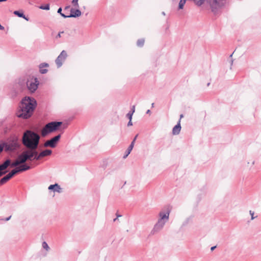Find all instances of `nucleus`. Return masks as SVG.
I'll return each mask as SVG.
<instances>
[{"instance_id": "f257e3e1", "label": "nucleus", "mask_w": 261, "mask_h": 261, "mask_svg": "<svg viewBox=\"0 0 261 261\" xmlns=\"http://www.w3.org/2000/svg\"><path fill=\"white\" fill-rule=\"evenodd\" d=\"M36 105V101L34 98L25 97L21 100L20 110L17 113V117L25 119L31 117Z\"/></svg>"}, {"instance_id": "f03ea898", "label": "nucleus", "mask_w": 261, "mask_h": 261, "mask_svg": "<svg viewBox=\"0 0 261 261\" xmlns=\"http://www.w3.org/2000/svg\"><path fill=\"white\" fill-rule=\"evenodd\" d=\"M40 137L36 132L28 129L23 134L22 143L28 149H37Z\"/></svg>"}, {"instance_id": "7ed1b4c3", "label": "nucleus", "mask_w": 261, "mask_h": 261, "mask_svg": "<svg viewBox=\"0 0 261 261\" xmlns=\"http://www.w3.org/2000/svg\"><path fill=\"white\" fill-rule=\"evenodd\" d=\"M170 211V209L167 208L166 212L161 211L159 213V219L151 230L150 234L154 235L162 230L165 224L169 221Z\"/></svg>"}, {"instance_id": "20e7f679", "label": "nucleus", "mask_w": 261, "mask_h": 261, "mask_svg": "<svg viewBox=\"0 0 261 261\" xmlns=\"http://www.w3.org/2000/svg\"><path fill=\"white\" fill-rule=\"evenodd\" d=\"M62 124L61 121H51L47 123L41 130V135L45 137L48 134L57 130Z\"/></svg>"}, {"instance_id": "39448f33", "label": "nucleus", "mask_w": 261, "mask_h": 261, "mask_svg": "<svg viewBox=\"0 0 261 261\" xmlns=\"http://www.w3.org/2000/svg\"><path fill=\"white\" fill-rule=\"evenodd\" d=\"M21 164L18 159L14 162L11 163L10 159L6 160L3 164H0V177L5 174L7 173V171L5 170L10 166L12 167H14Z\"/></svg>"}, {"instance_id": "423d86ee", "label": "nucleus", "mask_w": 261, "mask_h": 261, "mask_svg": "<svg viewBox=\"0 0 261 261\" xmlns=\"http://www.w3.org/2000/svg\"><path fill=\"white\" fill-rule=\"evenodd\" d=\"M39 85V81L37 78L28 80L27 86L28 90L32 93L34 92L37 89Z\"/></svg>"}, {"instance_id": "0eeeda50", "label": "nucleus", "mask_w": 261, "mask_h": 261, "mask_svg": "<svg viewBox=\"0 0 261 261\" xmlns=\"http://www.w3.org/2000/svg\"><path fill=\"white\" fill-rule=\"evenodd\" d=\"M5 150L7 151H14L20 146L17 141H13L10 143H3Z\"/></svg>"}, {"instance_id": "6e6552de", "label": "nucleus", "mask_w": 261, "mask_h": 261, "mask_svg": "<svg viewBox=\"0 0 261 261\" xmlns=\"http://www.w3.org/2000/svg\"><path fill=\"white\" fill-rule=\"evenodd\" d=\"M67 56V54L66 51L62 50L55 61L58 68H60L62 66L63 63L65 61Z\"/></svg>"}, {"instance_id": "1a4fd4ad", "label": "nucleus", "mask_w": 261, "mask_h": 261, "mask_svg": "<svg viewBox=\"0 0 261 261\" xmlns=\"http://www.w3.org/2000/svg\"><path fill=\"white\" fill-rule=\"evenodd\" d=\"M81 15V11L77 9L76 10H74V9L72 8L70 10V14L69 15H66L64 14H62V16L65 18H69V17H77Z\"/></svg>"}, {"instance_id": "9d476101", "label": "nucleus", "mask_w": 261, "mask_h": 261, "mask_svg": "<svg viewBox=\"0 0 261 261\" xmlns=\"http://www.w3.org/2000/svg\"><path fill=\"white\" fill-rule=\"evenodd\" d=\"M48 189L50 191H53L54 192H56L59 193L62 192V189L61 188L60 186L57 183L54 185H50L48 187Z\"/></svg>"}, {"instance_id": "9b49d317", "label": "nucleus", "mask_w": 261, "mask_h": 261, "mask_svg": "<svg viewBox=\"0 0 261 261\" xmlns=\"http://www.w3.org/2000/svg\"><path fill=\"white\" fill-rule=\"evenodd\" d=\"M61 138V135H58L52 138L51 139L49 140L51 145V148H55L58 141H59L60 139Z\"/></svg>"}, {"instance_id": "f8f14e48", "label": "nucleus", "mask_w": 261, "mask_h": 261, "mask_svg": "<svg viewBox=\"0 0 261 261\" xmlns=\"http://www.w3.org/2000/svg\"><path fill=\"white\" fill-rule=\"evenodd\" d=\"M181 129V125L180 123V120H178L177 124L174 126L172 129V134L174 135H178Z\"/></svg>"}, {"instance_id": "ddd939ff", "label": "nucleus", "mask_w": 261, "mask_h": 261, "mask_svg": "<svg viewBox=\"0 0 261 261\" xmlns=\"http://www.w3.org/2000/svg\"><path fill=\"white\" fill-rule=\"evenodd\" d=\"M17 159L20 164H24L28 161L24 151L18 156Z\"/></svg>"}, {"instance_id": "4468645a", "label": "nucleus", "mask_w": 261, "mask_h": 261, "mask_svg": "<svg viewBox=\"0 0 261 261\" xmlns=\"http://www.w3.org/2000/svg\"><path fill=\"white\" fill-rule=\"evenodd\" d=\"M48 64L46 63H43L39 65V71L41 74L46 73L48 70L47 69H44V67H48Z\"/></svg>"}, {"instance_id": "2eb2a0df", "label": "nucleus", "mask_w": 261, "mask_h": 261, "mask_svg": "<svg viewBox=\"0 0 261 261\" xmlns=\"http://www.w3.org/2000/svg\"><path fill=\"white\" fill-rule=\"evenodd\" d=\"M13 13L14 14H15V15L19 17L23 18L27 21H28L29 20V18L28 17L25 16L22 11L21 12L19 11H14Z\"/></svg>"}, {"instance_id": "dca6fc26", "label": "nucleus", "mask_w": 261, "mask_h": 261, "mask_svg": "<svg viewBox=\"0 0 261 261\" xmlns=\"http://www.w3.org/2000/svg\"><path fill=\"white\" fill-rule=\"evenodd\" d=\"M24 152L25 153L28 161H33L34 158L33 154L32 153L33 152H32V151L30 150V149L25 150Z\"/></svg>"}, {"instance_id": "f3484780", "label": "nucleus", "mask_w": 261, "mask_h": 261, "mask_svg": "<svg viewBox=\"0 0 261 261\" xmlns=\"http://www.w3.org/2000/svg\"><path fill=\"white\" fill-rule=\"evenodd\" d=\"M134 146V143L133 142H131L130 144L129 145V146H128V148L126 150L125 154L123 156V158L124 159H125L129 155V154L132 151Z\"/></svg>"}, {"instance_id": "a211bd4d", "label": "nucleus", "mask_w": 261, "mask_h": 261, "mask_svg": "<svg viewBox=\"0 0 261 261\" xmlns=\"http://www.w3.org/2000/svg\"><path fill=\"white\" fill-rule=\"evenodd\" d=\"M52 151L51 150L46 149L40 152V156H41L42 158H43L50 155Z\"/></svg>"}, {"instance_id": "6ab92c4d", "label": "nucleus", "mask_w": 261, "mask_h": 261, "mask_svg": "<svg viewBox=\"0 0 261 261\" xmlns=\"http://www.w3.org/2000/svg\"><path fill=\"white\" fill-rule=\"evenodd\" d=\"M31 167L26 164H22L18 168V169H19L20 172L28 170Z\"/></svg>"}, {"instance_id": "aec40b11", "label": "nucleus", "mask_w": 261, "mask_h": 261, "mask_svg": "<svg viewBox=\"0 0 261 261\" xmlns=\"http://www.w3.org/2000/svg\"><path fill=\"white\" fill-rule=\"evenodd\" d=\"M186 2V1L185 0H180L178 5V9H182Z\"/></svg>"}, {"instance_id": "412c9836", "label": "nucleus", "mask_w": 261, "mask_h": 261, "mask_svg": "<svg viewBox=\"0 0 261 261\" xmlns=\"http://www.w3.org/2000/svg\"><path fill=\"white\" fill-rule=\"evenodd\" d=\"M144 39H139L137 42V44L138 46L139 47H142L143 46L144 43Z\"/></svg>"}, {"instance_id": "4be33fe9", "label": "nucleus", "mask_w": 261, "mask_h": 261, "mask_svg": "<svg viewBox=\"0 0 261 261\" xmlns=\"http://www.w3.org/2000/svg\"><path fill=\"white\" fill-rule=\"evenodd\" d=\"M9 179L7 177V175L5 176L3 178H2L0 180V184L3 185L6 182H7Z\"/></svg>"}, {"instance_id": "5701e85b", "label": "nucleus", "mask_w": 261, "mask_h": 261, "mask_svg": "<svg viewBox=\"0 0 261 261\" xmlns=\"http://www.w3.org/2000/svg\"><path fill=\"white\" fill-rule=\"evenodd\" d=\"M195 4L198 6H201L204 2V0H195L193 1Z\"/></svg>"}, {"instance_id": "b1692460", "label": "nucleus", "mask_w": 261, "mask_h": 261, "mask_svg": "<svg viewBox=\"0 0 261 261\" xmlns=\"http://www.w3.org/2000/svg\"><path fill=\"white\" fill-rule=\"evenodd\" d=\"M18 172H20V170H19V169L18 168H15L13 170H12L11 172H10V173L12 174V175H13V176L15 175L16 173H18Z\"/></svg>"}, {"instance_id": "393cba45", "label": "nucleus", "mask_w": 261, "mask_h": 261, "mask_svg": "<svg viewBox=\"0 0 261 261\" xmlns=\"http://www.w3.org/2000/svg\"><path fill=\"white\" fill-rule=\"evenodd\" d=\"M42 247L45 249L46 251H48L49 250V247L48 245V244H47V243L45 241H44L43 243H42Z\"/></svg>"}, {"instance_id": "a878e982", "label": "nucleus", "mask_w": 261, "mask_h": 261, "mask_svg": "<svg viewBox=\"0 0 261 261\" xmlns=\"http://www.w3.org/2000/svg\"><path fill=\"white\" fill-rule=\"evenodd\" d=\"M39 8L42 10H49V5L46 4L45 6H40Z\"/></svg>"}, {"instance_id": "bb28decb", "label": "nucleus", "mask_w": 261, "mask_h": 261, "mask_svg": "<svg viewBox=\"0 0 261 261\" xmlns=\"http://www.w3.org/2000/svg\"><path fill=\"white\" fill-rule=\"evenodd\" d=\"M78 1L79 0H72V5L76 8H79V5L78 4Z\"/></svg>"}, {"instance_id": "cd10ccee", "label": "nucleus", "mask_w": 261, "mask_h": 261, "mask_svg": "<svg viewBox=\"0 0 261 261\" xmlns=\"http://www.w3.org/2000/svg\"><path fill=\"white\" fill-rule=\"evenodd\" d=\"M133 115V112L129 111L126 114V117L129 119V120L132 119Z\"/></svg>"}, {"instance_id": "c85d7f7f", "label": "nucleus", "mask_w": 261, "mask_h": 261, "mask_svg": "<svg viewBox=\"0 0 261 261\" xmlns=\"http://www.w3.org/2000/svg\"><path fill=\"white\" fill-rule=\"evenodd\" d=\"M36 149H30V150H31L32 152H33L32 153L33 154V156H35V155H37L39 154Z\"/></svg>"}, {"instance_id": "c756f323", "label": "nucleus", "mask_w": 261, "mask_h": 261, "mask_svg": "<svg viewBox=\"0 0 261 261\" xmlns=\"http://www.w3.org/2000/svg\"><path fill=\"white\" fill-rule=\"evenodd\" d=\"M41 158H42V156H40V153L37 154V155H35L34 156L33 160H39Z\"/></svg>"}, {"instance_id": "7c9ffc66", "label": "nucleus", "mask_w": 261, "mask_h": 261, "mask_svg": "<svg viewBox=\"0 0 261 261\" xmlns=\"http://www.w3.org/2000/svg\"><path fill=\"white\" fill-rule=\"evenodd\" d=\"M51 145L50 144V143L49 140H47V141H46L45 142V143L44 144V146L45 147H51Z\"/></svg>"}, {"instance_id": "2f4dec72", "label": "nucleus", "mask_w": 261, "mask_h": 261, "mask_svg": "<svg viewBox=\"0 0 261 261\" xmlns=\"http://www.w3.org/2000/svg\"><path fill=\"white\" fill-rule=\"evenodd\" d=\"M249 214L251 216V220H253L255 219V218L256 217H254V212H253L251 210L249 211Z\"/></svg>"}, {"instance_id": "473e14b6", "label": "nucleus", "mask_w": 261, "mask_h": 261, "mask_svg": "<svg viewBox=\"0 0 261 261\" xmlns=\"http://www.w3.org/2000/svg\"><path fill=\"white\" fill-rule=\"evenodd\" d=\"M5 149L3 143L0 144V153L3 151V149Z\"/></svg>"}, {"instance_id": "72a5a7b5", "label": "nucleus", "mask_w": 261, "mask_h": 261, "mask_svg": "<svg viewBox=\"0 0 261 261\" xmlns=\"http://www.w3.org/2000/svg\"><path fill=\"white\" fill-rule=\"evenodd\" d=\"M62 8H61V7H60V8H59L58 9V11H57V12H58V13H59L61 16H62V14H63V13H62Z\"/></svg>"}, {"instance_id": "f704fd0d", "label": "nucleus", "mask_w": 261, "mask_h": 261, "mask_svg": "<svg viewBox=\"0 0 261 261\" xmlns=\"http://www.w3.org/2000/svg\"><path fill=\"white\" fill-rule=\"evenodd\" d=\"M7 177L9 179H11L12 177H13V175H12V174L10 173V172H9L7 175H6Z\"/></svg>"}, {"instance_id": "c9c22d12", "label": "nucleus", "mask_w": 261, "mask_h": 261, "mask_svg": "<svg viewBox=\"0 0 261 261\" xmlns=\"http://www.w3.org/2000/svg\"><path fill=\"white\" fill-rule=\"evenodd\" d=\"M132 125H133V123L132 121V119H130V120H129V121L127 123V126H132Z\"/></svg>"}, {"instance_id": "e433bc0d", "label": "nucleus", "mask_w": 261, "mask_h": 261, "mask_svg": "<svg viewBox=\"0 0 261 261\" xmlns=\"http://www.w3.org/2000/svg\"><path fill=\"white\" fill-rule=\"evenodd\" d=\"M62 33H63V32H59V33H58V34L57 35V36L56 38H60V37H61V34Z\"/></svg>"}, {"instance_id": "4c0bfd02", "label": "nucleus", "mask_w": 261, "mask_h": 261, "mask_svg": "<svg viewBox=\"0 0 261 261\" xmlns=\"http://www.w3.org/2000/svg\"><path fill=\"white\" fill-rule=\"evenodd\" d=\"M131 112H133V113L135 112V106H133L131 109Z\"/></svg>"}, {"instance_id": "58836bf2", "label": "nucleus", "mask_w": 261, "mask_h": 261, "mask_svg": "<svg viewBox=\"0 0 261 261\" xmlns=\"http://www.w3.org/2000/svg\"><path fill=\"white\" fill-rule=\"evenodd\" d=\"M138 135H137L135 137V138H134L133 140V141H132V142H133V143H134V144H135V141H136V140L137 139V138L138 137Z\"/></svg>"}, {"instance_id": "ea45409f", "label": "nucleus", "mask_w": 261, "mask_h": 261, "mask_svg": "<svg viewBox=\"0 0 261 261\" xmlns=\"http://www.w3.org/2000/svg\"><path fill=\"white\" fill-rule=\"evenodd\" d=\"M11 216H9V217H7V218H5V220L6 221H9V220L11 219Z\"/></svg>"}, {"instance_id": "a19ab883", "label": "nucleus", "mask_w": 261, "mask_h": 261, "mask_svg": "<svg viewBox=\"0 0 261 261\" xmlns=\"http://www.w3.org/2000/svg\"><path fill=\"white\" fill-rule=\"evenodd\" d=\"M216 248V246H213L211 248V250L213 251Z\"/></svg>"}, {"instance_id": "79ce46f5", "label": "nucleus", "mask_w": 261, "mask_h": 261, "mask_svg": "<svg viewBox=\"0 0 261 261\" xmlns=\"http://www.w3.org/2000/svg\"><path fill=\"white\" fill-rule=\"evenodd\" d=\"M4 30V27L0 24V30Z\"/></svg>"}, {"instance_id": "37998d69", "label": "nucleus", "mask_w": 261, "mask_h": 261, "mask_svg": "<svg viewBox=\"0 0 261 261\" xmlns=\"http://www.w3.org/2000/svg\"><path fill=\"white\" fill-rule=\"evenodd\" d=\"M116 215V217L117 218L121 217L122 216L121 215L118 214L117 213Z\"/></svg>"}, {"instance_id": "c03bdc74", "label": "nucleus", "mask_w": 261, "mask_h": 261, "mask_svg": "<svg viewBox=\"0 0 261 261\" xmlns=\"http://www.w3.org/2000/svg\"><path fill=\"white\" fill-rule=\"evenodd\" d=\"M69 8H70V6H66L64 9H65V10H67V9H68Z\"/></svg>"}, {"instance_id": "a18cd8bd", "label": "nucleus", "mask_w": 261, "mask_h": 261, "mask_svg": "<svg viewBox=\"0 0 261 261\" xmlns=\"http://www.w3.org/2000/svg\"><path fill=\"white\" fill-rule=\"evenodd\" d=\"M183 117H184L183 114H181V115H180V119H179V120H181V119Z\"/></svg>"}, {"instance_id": "49530a36", "label": "nucleus", "mask_w": 261, "mask_h": 261, "mask_svg": "<svg viewBox=\"0 0 261 261\" xmlns=\"http://www.w3.org/2000/svg\"><path fill=\"white\" fill-rule=\"evenodd\" d=\"M150 111L149 110H148L146 112V114H150Z\"/></svg>"}, {"instance_id": "de8ad7c7", "label": "nucleus", "mask_w": 261, "mask_h": 261, "mask_svg": "<svg viewBox=\"0 0 261 261\" xmlns=\"http://www.w3.org/2000/svg\"><path fill=\"white\" fill-rule=\"evenodd\" d=\"M118 218H117V217H116V218H115V219L113 220V221H114V222L118 220Z\"/></svg>"}, {"instance_id": "09e8293b", "label": "nucleus", "mask_w": 261, "mask_h": 261, "mask_svg": "<svg viewBox=\"0 0 261 261\" xmlns=\"http://www.w3.org/2000/svg\"><path fill=\"white\" fill-rule=\"evenodd\" d=\"M7 0H0V3L1 2H6L7 1Z\"/></svg>"}, {"instance_id": "8fccbe9b", "label": "nucleus", "mask_w": 261, "mask_h": 261, "mask_svg": "<svg viewBox=\"0 0 261 261\" xmlns=\"http://www.w3.org/2000/svg\"><path fill=\"white\" fill-rule=\"evenodd\" d=\"M162 14L163 15H165V13L164 12H162Z\"/></svg>"}, {"instance_id": "3c124183", "label": "nucleus", "mask_w": 261, "mask_h": 261, "mask_svg": "<svg viewBox=\"0 0 261 261\" xmlns=\"http://www.w3.org/2000/svg\"><path fill=\"white\" fill-rule=\"evenodd\" d=\"M154 107V103H152L151 104V107L153 108Z\"/></svg>"}, {"instance_id": "603ef678", "label": "nucleus", "mask_w": 261, "mask_h": 261, "mask_svg": "<svg viewBox=\"0 0 261 261\" xmlns=\"http://www.w3.org/2000/svg\"><path fill=\"white\" fill-rule=\"evenodd\" d=\"M232 63H233V61H232V60H231V66L232 65Z\"/></svg>"}, {"instance_id": "864d4df0", "label": "nucleus", "mask_w": 261, "mask_h": 261, "mask_svg": "<svg viewBox=\"0 0 261 261\" xmlns=\"http://www.w3.org/2000/svg\"><path fill=\"white\" fill-rule=\"evenodd\" d=\"M232 56V54H231L230 56V57H231Z\"/></svg>"}, {"instance_id": "5fc2aeb1", "label": "nucleus", "mask_w": 261, "mask_h": 261, "mask_svg": "<svg viewBox=\"0 0 261 261\" xmlns=\"http://www.w3.org/2000/svg\"><path fill=\"white\" fill-rule=\"evenodd\" d=\"M186 1H187V0H185Z\"/></svg>"}]
</instances>
